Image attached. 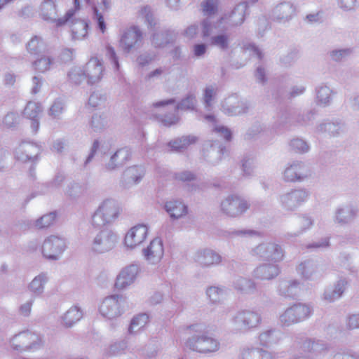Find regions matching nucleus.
Wrapping results in <instances>:
<instances>
[{
  "label": "nucleus",
  "mask_w": 359,
  "mask_h": 359,
  "mask_svg": "<svg viewBox=\"0 0 359 359\" xmlns=\"http://www.w3.org/2000/svg\"><path fill=\"white\" fill-rule=\"evenodd\" d=\"M67 248L66 239L60 236L47 237L42 245L43 255L50 260H57Z\"/></svg>",
  "instance_id": "10"
},
{
  "label": "nucleus",
  "mask_w": 359,
  "mask_h": 359,
  "mask_svg": "<svg viewBox=\"0 0 359 359\" xmlns=\"http://www.w3.org/2000/svg\"><path fill=\"white\" fill-rule=\"evenodd\" d=\"M297 270L305 280H316L323 275L322 267L316 261L311 259L300 263Z\"/></svg>",
  "instance_id": "21"
},
{
  "label": "nucleus",
  "mask_w": 359,
  "mask_h": 359,
  "mask_svg": "<svg viewBox=\"0 0 359 359\" xmlns=\"http://www.w3.org/2000/svg\"><path fill=\"white\" fill-rule=\"evenodd\" d=\"M41 148L36 144L22 142L15 151V157L22 162L33 161L40 154Z\"/></svg>",
  "instance_id": "26"
},
{
  "label": "nucleus",
  "mask_w": 359,
  "mask_h": 359,
  "mask_svg": "<svg viewBox=\"0 0 359 359\" xmlns=\"http://www.w3.org/2000/svg\"><path fill=\"white\" fill-rule=\"evenodd\" d=\"M140 15L144 19L149 27L152 28L156 25V20L149 6H145L142 7L140 11Z\"/></svg>",
  "instance_id": "63"
},
{
  "label": "nucleus",
  "mask_w": 359,
  "mask_h": 359,
  "mask_svg": "<svg viewBox=\"0 0 359 359\" xmlns=\"http://www.w3.org/2000/svg\"><path fill=\"white\" fill-rule=\"evenodd\" d=\"M315 131L317 133H327L332 136H337L344 131V125L340 121H325L318 125Z\"/></svg>",
  "instance_id": "35"
},
{
  "label": "nucleus",
  "mask_w": 359,
  "mask_h": 359,
  "mask_svg": "<svg viewBox=\"0 0 359 359\" xmlns=\"http://www.w3.org/2000/svg\"><path fill=\"white\" fill-rule=\"evenodd\" d=\"M198 325H191L186 326L187 330H192L196 333L187 338L185 346L192 351L199 353L208 354L217 352L220 348L219 341L205 332H199Z\"/></svg>",
  "instance_id": "1"
},
{
  "label": "nucleus",
  "mask_w": 359,
  "mask_h": 359,
  "mask_svg": "<svg viewBox=\"0 0 359 359\" xmlns=\"http://www.w3.org/2000/svg\"><path fill=\"white\" fill-rule=\"evenodd\" d=\"M231 39L228 34L220 33L212 36L209 41L208 45L215 47L221 51H226L230 48Z\"/></svg>",
  "instance_id": "40"
},
{
  "label": "nucleus",
  "mask_w": 359,
  "mask_h": 359,
  "mask_svg": "<svg viewBox=\"0 0 359 359\" xmlns=\"http://www.w3.org/2000/svg\"><path fill=\"white\" fill-rule=\"evenodd\" d=\"M43 337L29 330L20 332L10 339L11 347L20 353L35 351L43 346Z\"/></svg>",
  "instance_id": "4"
},
{
  "label": "nucleus",
  "mask_w": 359,
  "mask_h": 359,
  "mask_svg": "<svg viewBox=\"0 0 359 359\" xmlns=\"http://www.w3.org/2000/svg\"><path fill=\"white\" fill-rule=\"evenodd\" d=\"M309 196V193L304 189H292L280 194L278 197V202L283 210L292 212L306 201Z\"/></svg>",
  "instance_id": "8"
},
{
  "label": "nucleus",
  "mask_w": 359,
  "mask_h": 359,
  "mask_svg": "<svg viewBox=\"0 0 359 359\" xmlns=\"http://www.w3.org/2000/svg\"><path fill=\"white\" fill-rule=\"evenodd\" d=\"M41 15L44 20L55 23L61 27L69 22L74 15V10L69 9L63 18H57L56 5L54 0H45L41 5Z\"/></svg>",
  "instance_id": "11"
},
{
  "label": "nucleus",
  "mask_w": 359,
  "mask_h": 359,
  "mask_svg": "<svg viewBox=\"0 0 359 359\" xmlns=\"http://www.w3.org/2000/svg\"><path fill=\"white\" fill-rule=\"evenodd\" d=\"M104 70L102 62L97 58H91L84 69L87 83L94 85L99 83L103 77Z\"/></svg>",
  "instance_id": "19"
},
{
  "label": "nucleus",
  "mask_w": 359,
  "mask_h": 359,
  "mask_svg": "<svg viewBox=\"0 0 359 359\" xmlns=\"http://www.w3.org/2000/svg\"><path fill=\"white\" fill-rule=\"evenodd\" d=\"M348 281L346 278H340L333 287L327 288L323 294L324 299L333 302L341 297L346 289Z\"/></svg>",
  "instance_id": "32"
},
{
  "label": "nucleus",
  "mask_w": 359,
  "mask_h": 359,
  "mask_svg": "<svg viewBox=\"0 0 359 359\" xmlns=\"http://www.w3.org/2000/svg\"><path fill=\"white\" fill-rule=\"evenodd\" d=\"M290 148L294 152L302 154L309 151L310 146L306 140L297 137L290 141Z\"/></svg>",
  "instance_id": "53"
},
{
  "label": "nucleus",
  "mask_w": 359,
  "mask_h": 359,
  "mask_svg": "<svg viewBox=\"0 0 359 359\" xmlns=\"http://www.w3.org/2000/svg\"><path fill=\"white\" fill-rule=\"evenodd\" d=\"M201 37L204 39H210L213 36L214 29L216 28V25L212 20L210 17H207L201 22Z\"/></svg>",
  "instance_id": "49"
},
{
  "label": "nucleus",
  "mask_w": 359,
  "mask_h": 359,
  "mask_svg": "<svg viewBox=\"0 0 359 359\" xmlns=\"http://www.w3.org/2000/svg\"><path fill=\"white\" fill-rule=\"evenodd\" d=\"M312 314L311 307L306 304H294L287 308L279 317L282 326L289 327L309 318Z\"/></svg>",
  "instance_id": "6"
},
{
  "label": "nucleus",
  "mask_w": 359,
  "mask_h": 359,
  "mask_svg": "<svg viewBox=\"0 0 359 359\" xmlns=\"http://www.w3.org/2000/svg\"><path fill=\"white\" fill-rule=\"evenodd\" d=\"M357 215V209L351 204H344L337 208L334 221L340 224L345 225L352 222Z\"/></svg>",
  "instance_id": "27"
},
{
  "label": "nucleus",
  "mask_w": 359,
  "mask_h": 359,
  "mask_svg": "<svg viewBox=\"0 0 359 359\" xmlns=\"http://www.w3.org/2000/svg\"><path fill=\"white\" fill-rule=\"evenodd\" d=\"M315 111L310 110L302 114H295L294 123L302 126H306L312 122L315 117Z\"/></svg>",
  "instance_id": "60"
},
{
  "label": "nucleus",
  "mask_w": 359,
  "mask_h": 359,
  "mask_svg": "<svg viewBox=\"0 0 359 359\" xmlns=\"http://www.w3.org/2000/svg\"><path fill=\"white\" fill-rule=\"evenodd\" d=\"M282 332L276 328H269L262 331L258 337L259 344L265 347H271L277 344L282 339Z\"/></svg>",
  "instance_id": "30"
},
{
  "label": "nucleus",
  "mask_w": 359,
  "mask_h": 359,
  "mask_svg": "<svg viewBox=\"0 0 359 359\" xmlns=\"http://www.w3.org/2000/svg\"><path fill=\"white\" fill-rule=\"evenodd\" d=\"M48 280L47 273H41L36 276L29 285V290L35 297L42 294L44 291V285Z\"/></svg>",
  "instance_id": "43"
},
{
  "label": "nucleus",
  "mask_w": 359,
  "mask_h": 359,
  "mask_svg": "<svg viewBox=\"0 0 359 359\" xmlns=\"http://www.w3.org/2000/svg\"><path fill=\"white\" fill-rule=\"evenodd\" d=\"M56 219V212H51L39 218L35 222V226L38 229L47 228L52 225Z\"/></svg>",
  "instance_id": "59"
},
{
  "label": "nucleus",
  "mask_w": 359,
  "mask_h": 359,
  "mask_svg": "<svg viewBox=\"0 0 359 359\" xmlns=\"http://www.w3.org/2000/svg\"><path fill=\"white\" fill-rule=\"evenodd\" d=\"M226 292L224 287L210 286L207 288L206 294L212 303H219L223 299Z\"/></svg>",
  "instance_id": "48"
},
{
  "label": "nucleus",
  "mask_w": 359,
  "mask_h": 359,
  "mask_svg": "<svg viewBox=\"0 0 359 359\" xmlns=\"http://www.w3.org/2000/svg\"><path fill=\"white\" fill-rule=\"evenodd\" d=\"M246 15V4L239 3L230 13L225 14L224 16L221 17L217 20V23L222 24L225 22L228 23L230 27L240 26L243 23Z\"/></svg>",
  "instance_id": "20"
},
{
  "label": "nucleus",
  "mask_w": 359,
  "mask_h": 359,
  "mask_svg": "<svg viewBox=\"0 0 359 359\" xmlns=\"http://www.w3.org/2000/svg\"><path fill=\"white\" fill-rule=\"evenodd\" d=\"M194 260L200 266L208 267L219 264L222 261V257L212 250L205 249L196 253Z\"/></svg>",
  "instance_id": "29"
},
{
  "label": "nucleus",
  "mask_w": 359,
  "mask_h": 359,
  "mask_svg": "<svg viewBox=\"0 0 359 359\" xmlns=\"http://www.w3.org/2000/svg\"><path fill=\"white\" fill-rule=\"evenodd\" d=\"M301 348L304 351L311 352L316 355H325L329 348L325 341L315 339H306L303 341Z\"/></svg>",
  "instance_id": "34"
},
{
  "label": "nucleus",
  "mask_w": 359,
  "mask_h": 359,
  "mask_svg": "<svg viewBox=\"0 0 359 359\" xmlns=\"http://www.w3.org/2000/svg\"><path fill=\"white\" fill-rule=\"evenodd\" d=\"M143 33L137 26H132L126 29L120 39V46L123 50L129 53L139 48L142 43Z\"/></svg>",
  "instance_id": "12"
},
{
  "label": "nucleus",
  "mask_w": 359,
  "mask_h": 359,
  "mask_svg": "<svg viewBox=\"0 0 359 359\" xmlns=\"http://www.w3.org/2000/svg\"><path fill=\"white\" fill-rule=\"evenodd\" d=\"M164 209L172 219H180L188 213V206L180 199L167 201L164 204Z\"/></svg>",
  "instance_id": "28"
},
{
  "label": "nucleus",
  "mask_w": 359,
  "mask_h": 359,
  "mask_svg": "<svg viewBox=\"0 0 359 359\" xmlns=\"http://www.w3.org/2000/svg\"><path fill=\"white\" fill-rule=\"evenodd\" d=\"M53 64V59L48 56H43L35 60L32 63V66L35 70L39 72L43 73L50 69V65Z\"/></svg>",
  "instance_id": "57"
},
{
  "label": "nucleus",
  "mask_w": 359,
  "mask_h": 359,
  "mask_svg": "<svg viewBox=\"0 0 359 359\" xmlns=\"http://www.w3.org/2000/svg\"><path fill=\"white\" fill-rule=\"evenodd\" d=\"M69 81L75 85H79L86 79L84 69L80 67H72L67 74Z\"/></svg>",
  "instance_id": "50"
},
{
  "label": "nucleus",
  "mask_w": 359,
  "mask_h": 359,
  "mask_svg": "<svg viewBox=\"0 0 359 359\" xmlns=\"http://www.w3.org/2000/svg\"><path fill=\"white\" fill-rule=\"evenodd\" d=\"M72 38L74 40L83 39L88 33V24L81 19H74L71 21Z\"/></svg>",
  "instance_id": "38"
},
{
  "label": "nucleus",
  "mask_w": 359,
  "mask_h": 359,
  "mask_svg": "<svg viewBox=\"0 0 359 359\" xmlns=\"http://www.w3.org/2000/svg\"><path fill=\"white\" fill-rule=\"evenodd\" d=\"M219 0H204L202 4V10L205 15L210 17L217 12Z\"/></svg>",
  "instance_id": "61"
},
{
  "label": "nucleus",
  "mask_w": 359,
  "mask_h": 359,
  "mask_svg": "<svg viewBox=\"0 0 359 359\" xmlns=\"http://www.w3.org/2000/svg\"><path fill=\"white\" fill-rule=\"evenodd\" d=\"M353 52V49L352 48H344L332 50L330 52L329 55L332 60L340 62L349 57Z\"/></svg>",
  "instance_id": "56"
},
{
  "label": "nucleus",
  "mask_w": 359,
  "mask_h": 359,
  "mask_svg": "<svg viewBox=\"0 0 359 359\" xmlns=\"http://www.w3.org/2000/svg\"><path fill=\"white\" fill-rule=\"evenodd\" d=\"M149 321V316L147 313H140L134 316L128 328L129 335H135L141 331Z\"/></svg>",
  "instance_id": "41"
},
{
  "label": "nucleus",
  "mask_w": 359,
  "mask_h": 359,
  "mask_svg": "<svg viewBox=\"0 0 359 359\" xmlns=\"http://www.w3.org/2000/svg\"><path fill=\"white\" fill-rule=\"evenodd\" d=\"M164 255V249L162 240L159 238H154L149 245L142 250V255L144 259L150 264H158Z\"/></svg>",
  "instance_id": "17"
},
{
  "label": "nucleus",
  "mask_w": 359,
  "mask_h": 359,
  "mask_svg": "<svg viewBox=\"0 0 359 359\" xmlns=\"http://www.w3.org/2000/svg\"><path fill=\"white\" fill-rule=\"evenodd\" d=\"M262 318L261 314L251 309H241L236 312L229 319L231 332L234 334H245L259 326Z\"/></svg>",
  "instance_id": "2"
},
{
  "label": "nucleus",
  "mask_w": 359,
  "mask_h": 359,
  "mask_svg": "<svg viewBox=\"0 0 359 359\" xmlns=\"http://www.w3.org/2000/svg\"><path fill=\"white\" fill-rule=\"evenodd\" d=\"M332 91L330 87L325 85H320L316 88V98L318 105L327 107L332 101L331 94Z\"/></svg>",
  "instance_id": "42"
},
{
  "label": "nucleus",
  "mask_w": 359,
  "mask_h": 359,
  "mask_svg": "<svg viewBox=\"0 0 359 359\" xmlns=\"http://www.w3.org/2000/svg\"><path fill=\"white\" fill-rule=\"evenodd\" d=\"M280 273L277 264L265 263L259 264L252 271L254 278L259 280H271L276 278Z\"/></svg>",
  "instance_id": "25"
},
{
  "label": "nucleus",
  "mask_w": 359,
  "mask_h": 359,
  "mask_svg": "<svg viewBox=\"0 0 359 359\" xmlns=\"http://www.w3.org/2000/svg\"><path fill=\"white\" fill-rule=\"evenodd\" d=\"M107 100V95L100 90L91 93L88 99V104L93 107H96L104 103Z\"/></svg>",
  "instance_id": "62"
},
{
  "label": "nucleus",
  "mask_w": 359,
  "mask_h": 359,
  "mask_svg": "<svg viewBox=\"0 0 359 359\" xmlns=\"http://www.w3.org/2000/svg\"><path fill=\"white\" fill-rule=\"evenodd\" d=\"M196 137L192 135L182 136L176 138L168 143L172 151L180 152L191 144L196 142Z\"/></svg>",
  "instance_id": "44"
},
{
  "label": "nucleus",
  "mask_w": 359,
  "mask_h": 359,
  "mask_svg": "<svg viewBox=\"0 0 359 359\" xmlns=\"http://www.w3.org/2000/svg\"><path fill=\"white\" fill-rule=\"evenodd\" d=\"M108 124L107 118L104 114H94L92 116L90 126L95 133H100L104 130Z\"/></svg>",
  "instance_id": "47"
},
{
  "label": "nucleus",
  "mask_w": 359,
  "mask_h": 359,
  "mask_svg": "<svg viewBox=\"0 0 359 359\" xmlns=\"http://www.w3.org/2000/svg\"><path fill=\"white\" fill-rule=\"evenodd\" d=\"M131 156V151L128 147L118 149L110 157L109 161L105 163L106 171L112 172L125 165Z\"/></svg>",
  "instance_id": "23"
},
{
  "label": "nucleus",
  "mask_w": 359,
  "mask_h": 359,
  "mask_svg": "<svg viewBox=\"0 0 359 359\" xmlns=\"http://www.w3.org/2000/svg\"><path fill=\"white\" fill-rule=\"evenodd\" d=\"M147 233L148 228L144 224H139L131 228L125 236L126 247L128 249H134L146 239Z\"/></svg>",
  "instance_id": "18"
},
{
  "label": "nucleus",
  "mask_w": 359,
  "mask_h": 359,
  "mask_svg": "<svg viewBox=\"0 0 359 359\" xmlns=\"http://www.w3.org/2000/svg\"><path fill=\"white\" fill-rule=\"evenodd\" d=\"M251 254L262 260L277 263L283 259L285 251L276 242H264L253 248Z\"/></svg>",
  "instance_id": "7"
},
{
  "label": "nucleus",
  "mask_w": 359,
  "mask_h": 359,
  "mask_svg": "<svg viewBox=\"0 0 359 359\" xmlns=\"http://www.w3.org/2000/svg\"><path fill=\"white\" fill-rule=\"evenodd\" d=\"M197 104L196 95L194 93H189L182 100L175 106V111L179 110L187 111L194 110Z\"/></svg>",
  "instance_id": "46"
},
{
  "label": "nucleus",
  "mask_w": 359,
  "mask_h": 359,
  "mask_svg": "<svg viewBox=\"0 0 359 359\" xmlns=\"http://www.w3.org/2000/svg\"><path fill=\"white\" fill-rule=\"evenodd\" d=\"M83 311L77 306H73L62 316V324L67 328L72 327L83 318Z\"/></svg>",
  "instance_id": "36"
},
{
  "label": "nucleus",
  "mask_w": 359,
  "mask_h": 359,
  "mask_svg": "<svg viewBox=\"0 0 359 359\" xmlns=\"http://www.w3.org/2000/svg\"><path fill=\"white\" fill-rule=\"evenodd\" d=\"M118 236L111 229L100 230L90 240L89 250L93 254L101 255L111 251L116 246Z\"/></svg>",
  "instance_id": "5"
},
{
  "label": "nucleus",
  "mask_w": 359,
  "mask_h": 359,
  "mask_svg": "<svg viewBox=\"0 0 359 359\" xmlns=\"http://www.w3.org/2000/svg\"><path fill=\"white\" fill-rule=\"evenodd\" d=\"M226 148L224 146L218 144H212L205 152V160L212 164H217L222 159V156Z\"/></svg>",
  "instance_id": "39"
},
{
  "label": "nucleus",
  "mask_w": 359,
  "mask_h": 359,
  "mask_svg": "<svg viewBox=\"0 0 359 359\" xmlns=\"http://www.w3.org/2000/svg\"><path fill=\"white\" fill-rule=\"evenodd\" d=\"M300 290V283L297 280H281L279 281L278 292L280 296L294 298Z\"/></svg>",
  "instance_id": "31"
},
{
  "label": "nucleus",
  "mask_w": 359,
  "mask_h": 359,
  "mask_svg": "<svg viewBox=\"0 0 359 359\" xmlns=\"http://www.w3.org/2000/svg\"><path fill=\"white\" fill-rule=\"evenodd\" d=\"M128 346V341L126 339H120L111 343L105 350V355L108 356H116L126 352Z\"/></svg>",
  "instance_id": "45"
},
{
  "label": "nucleus",
  "mask_w": 359,
  "mask_h": 359,
  "mask_svg": "<svg viewBox=\"0 0 359 359\" xmlns=\"http://www.w3.org/2000/svg\"><path fill=\"white\" fill-rule=\"evenodd\" d=\"M139 271L140 266L137 264H132L125 267L116 278V287L123 290L131 285L135 281Z\"/></svg>",
  "instance_id": "24"
},
{
  "label": "nucleus",
  "mask_w": 359,
  "mask_h": 359,
  "mask_svg": "<svg viewBox=\"0 0 359 359\" xmlns=\"http://www.w3.org/2000/svg\"><path fill=\"white\" fill-rule=\"evenodd\" d=\"M313 224V220L308 216H302L301 217V229L294 233H287L286 235L287 238L291 237H297L304 233L306 230L310 229Z\"/></svg>",
  "instance_id": "58"
},
{
  "label": "nucleus",
  "mask_w": 359,
  "mask_h": 359,
  "mask_svg": "<svg viewBox=\"0 0 359 359\" xmlns=\"http://www.w3.org/2000/svg\"><path fill=\"white\" fill-rule=\"evenodd\" d=\"M217 87L216 85H209L203 90V99L205 107L210 109L212 105V101L216 97Z\"/></svg>",
  "instance_id": "52"
},
{
  "label": "nucleus",
  "mask_w": 359,
  "mask_h": 359,
  "mask_svg": "<svg viewBox=\"0 0 359 359\" xmlns=\"http://www.w3.org/2000/svg\"><path fill=\"white\" fill-rule=\"evenodd\" d=\"M65 180V176L62 174H57L52 181L43 185V189L41 191L42 194H46L53 191L60 187Z\"/></svg>",
  "instance_id": "55"
},
{
  "label": "nucleus",
  "mask_w": 359,
  "mask_h": 359,
  "mask_svg": "<svg viewBox=\"0 0 359 359\" xmlns=\"http://www.w3.org/2000/svg\"><path fill=\"white\" fill-rule=\"evenodd\" d=\"M331 359H359V354L350 349H340Z\"/></svg>",
  "instance_id": "64"
},
{
  "label": "nucleus",
  "mask_w": 359,
  "mask_h": 359,
  "mask_svg": "<svg viewBox=\"0 0 359 359\" xmlns=\"http://www.w3.org/2000/svg\"><path fill=\"white\" fill-rule=\"evenodd\" d=\"M233 288L242 294H253L257 292L256 283L248 278L238 276L233 280Z\"/></svg>",
  "instance_id": "33"
},
{
  "label": "nucleus",
  "mask_w": 359,
  "mask_h": 359,
  "mask_svg": "<svg viewBox=\"0 0 359 359\" xmlns=\"http://www.w3.org/2000/svg\"><path fill=\"white\" fill-rule=\"evenodd\" d=\"M144 175V168L138 165L128 168L123 174V179L127 185H133L139 183Z\"/></svg>",
  "instance_id": "37"
},
{
  "label": "nucleus",
  "mask_w": 359,
  "mask_h": 359,
  "mask_svg": "<svg viewBox=\"0 0 359 359\" xmlns=\"http://www.w3.org/2000/svg\"><path fill=\"white\" fill-rule=\"evenodd\" d=\"M296 13V6L287 1H282L275 6L270 13L272 20L285 23L290 20Z\"/></svg>",
  "instance_id": "15"
},
{
  "label": "nucleus",
  "mask_w": 359,
  "mask_h": 359,
  "mask_svg": "<svg viewBox=\"0 0 359 359\" xmlns=\"http://www.w3.org/2000/svg\"><path fill=\"white\" fill-rule=\"evenodd\" d=\"M43 49V40L38 36H33L27 43V50L30 54L38 55L42 52Z\"/></svg>",
  "instance_id": "54"
},
{
  "label": "nucleus",
  "mask_w": 359,
  "mask_h": 359,
  "mask_svg": "<svg viewBox=\"0 0 359 359\" xmlns=\"http://www.w3.org/2000/svg\"><path fill=\"white\" fill-rule=\"evenodd\" d=\"M126 304V297L123 295L114 294L106 297L100 306L102 316L109 319L119 317L123 313V307Z\"/></svg>",
  "instance_id": "9"
},
{
  "label": "nucleus",
  "mask_w": 359,
  "mask_h": 359,
  "mask_svg": "<svg viewBox=\"0 0 359 359\" xmlns=\"http://www.w3.org/2000/svg\"><path fill=\"white\" fill-rule=\"evenodd\" d=\"M250 104L241 100L236 95L226 98L222 103V111L228 116H239L248 112Z\"/></svg>",
  "instance_id": "14"
},
{
  "label": "nucleus",
  "mask_w": 359,
  "mask_h": 359,
  "mask_svg": "<svg viewBox=\"0 0 359 359\" xmlns=\"http://www.w3.org/2000/svg\"><path fill=\"white\" fill-rule=\"evenodd\" d=\"M121 209L118 202L111 198L103 201L91 217L90 223L95 228L112 224L119 217Z\"/></svg>",
  "instance_id": "3"
},
{
  "label": "nucleus",
  "mask_w": 359,
  "mask_h": 359,
  "mask_svg": "<svg viewBox=\"0 0 359 359\" xmlns=\"http://www.w3.org/2000/svg\"><path fill=\"white\" fill-rule=\"evenodd\" d=\"M310 175L309 166L302 161H292L284 171V179L287 182L302 181Z\"/></svg>",
  "instance_id": "16"
},
{
  "label": "nucleus",
  "mask_w": 359,
  "mask_h": 359,
  "mask_svg": "<svg viewBox=\"0 0 359 359\" xmlns=\"http://www.w3.org/2000/svg\"><path fill=\"white\" fill-rule=\"evenodd\" d=\"M177 34L170 29H161L154 32L151 37V44L154 48L162 49L169 44L173 43L177 39Z\"/></svg>",
  "instance_id": "22"
},
{
  "label": "nucleus",
  "mask_w": 359,
  "mask_h": 359,
  "mask_svg": "<svg viewBox=\"0 0 359 359\" xmlns=\"http://www.w3.org/2000/svg\"><path fill=\"white\" fill-rule=\"evenodd\" d=\"M249 208L248 201L237 195H230L221 203L222 212L233 217L241 215Z\"/></svg>",
  "instance_id": "13"
},
{
  "label": "nucleus",
  "mask_w": 359,
  "mask_h": 359,
  "mask_svg": "<svg viewBox=\"0 0 359 359\" xmlns=\"http://www.w3.org/2000/svg\"><path fill=\"white\" fill-rule=\"evenodd\" d=\"M41 111L42 109L40 104L30 101L27 102L25 107L23 115L29 119L37 118Z\"/></svg>",
  "instance_id": "51"
}]
</instances>
